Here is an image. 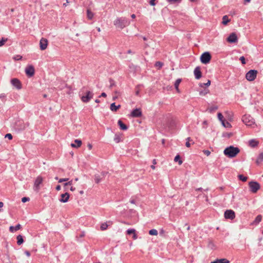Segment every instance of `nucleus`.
<instances>
[{"label": "nucleus", "mask_w": 263, "mask_h": 263, "mask_svg": "<svg viewBox=\"0 0 263 263\" xmlns=\"http://www.w3.org/2000/svg\"><path fill=\"white\" fill-rule=\"evenodd\" d=\"M210 263H230V261L226 258L217 259Z\"/></svg>", "instance_id": "21"}, {"label": "nucleus", "mask_w": 263, "mask_h": 263, "mask_svg": "<svg viewBox=\"0 0 263 263\" xmlns=\"http://www.w3.org/2000/svg\"><path fill=\"white\" fill-rule=\"evenodd\" d=\"M249 186L250 191L253 193H256L260 188L259 183L253 181L249 182Z\"/></svg>", "instance_id": "6"}, {"label": "nucleus", "mask_w": 263, "mask_h": 263, "mask_svg": "<svg viewBox=\"0 0 263 263\" xmlns=\"http://www.w3.org/2000/svg\"><path fill=\"white\" fill-rule=\"evenodd\" d=\"M230 21V20L229 19L228 16L227 15H224L222 17V23L226 25Z\"/></svg>", "instance_id": "27"}, {"label": "nucleus", "mask_w": 263, "mask_h": 263, "mask_svg": "<svg viewBox=\"0 0 263 263\" xmlns=\"http://www.w3.org/2000/svg\"><path fill=\"white\" fill-rule=\"evenodd\" d=\"M129 202H130L131 203H132V204H135V203H136V201H135V199H131L130 200Z\"/></svg>", "instance_id": "56"}, {"label": "nucleus", "mask_w": 263, "mask_h": 263, "mask_svg": "<svg viewBox=\"0 0 263 263\" xmlns=\"http://www.w3.org/2000/svg\"><path fill=\"white\" fill-rule=\"evenodd\" d=\"M163 65V63L160 61H157L155 63V66L158 67V69H160Z\"/></svg>", "instance_id": "33"}, {"label": "nucleus", "mask_w": 263, "mask_h": 263, "mask_svg": "<svg viewBox=\"0 0 263 263\" xmlns=\"http://www.w3.org/2000/svg\"><path fill=\"white\" fill-rule=\"evenodd\" d=\"M75 143H71V146L72 147L78 148L82 145V141L79 139H76L74 140Z\"/></svg>", "instance_id": "18"}, {"label": "nucleus", "mask_w": 263, "mask_h": 263, "mask_svg": "<svg viewBox=\"0 0 263 263\" xmlns=\"http://www.w3.org/2000/svg\"><path fill=\"white\" fill-rule=\"evenodd\" d=\"M211 84V81L208 80L207 83H200L199 86L201 87H204V86H209Z\"/></svg>", "instance_id": "34"}, {"label": "nucleus", "mask_w": 263, "mask_h": 263, "mask_svg": "<svg viewBox=\"0 0 263 263\" xmlns=\"http://www.w3.org/2000/svg\"><path fill=\"white\" fill-rule=\"evenodd\" d=\"M191 140V138L190 137H188L187 139H186V142L185 143V145L186 147H189L190 146H191V144L190 143V141Z\"/></svg>", "instance_id": "43"}, {"label": "nucleus", "mask_w": 263, "mask_h": 263, "mask_svg": "<svg viewBox=\"0 0 263 263\" xmlns=\"http://www.w3.org/2000/svg\"><path fill=\"white\" fill-rule=\"evenodd\" d=\"M17 243L18 245H21L24 242V239L23 236L21 235H18L17 237Z\"/></svg>", "instance_id": "25"}, {"label": "nucleus", "mask_w": 263, "mask_h": 263, "mask_svg": "<svg viewBox=\"0 0 263 263\" xmlns=\"http://www.w3.org/2000/svg\"><path fill=\"white\" fill-rule=\"evenodd\" d=\"M108 224H107V222H104L101 224L100 229L102 231H104V230H105L107 229V228H108Z\"/></svg>", "instance_id": "30"}, {"label": "nucleus", "mask_w": 263, "mask_h": 263, "mask_svg": "<svg viewBox=\"0 0 263 263\" xmlns=\"http://www.w3.org/2000/svg\"><path fill=\"white\" fill-rule=\"evenodd\" d=\"M130 116L134 118L140 117L142 116V111L140 108L134 109L130 114Z\"/></svg>", "instance_id": "13"}, {"label": "nucleus", "mask_w": 263, "mask_h": 263, "mask_svg": "<svg viewBox=\"0 0 263 263\" xmlns=\"http://www.w3.org/2000/svg\"><path fill=\"white\" fill-rule=\"evenodd\" d=\"M218 119L221 122L222 125L225 127H230L231 125L228 122H227V125H225L224 120H223V116L221 113L219 112L217 115Z\"/></svg>", "instance_id": "16"}, {"label": "nucleus", "mask_w": 263, "mask_h": 263, "mask_svg": "<svg viewBox=\"0 0 263 263\" xmlns=\"http://www.w3.org/2000/svg\"><path fill=\"white\" fill-rule=\"evenodd\" d=\"M87 16L89 20H91L93 17V13L89 9L87 10Z\"/></svg>", "instance_id": "28"}, {"label": "nucleus", "mask_w": 263, "mask_h": 263, "mask_svg": "<svg viewBox=\"0 0 263 263\" xmlns=\"http://www.w3.org/2000/svg\"><path fill=\"white\" fill-rule=\"evenodd\" d=\"M209 92V90L208 89H205L203 90L199 91V95L203 96L206 95L207 93Z\"/></svg>", "instance_id": "32"}, {"label": "nucleus", "mask_w": 263, "mask_h": 263, "mask_svg": "<svg viewBox=\"0 0 263 263\" xmlns=\"http://www.w3.org/2000/svg\"><path fill=\"white\" fill-rule=\"evenodd\" d=\"M88 147L89 150L91 149V148H92V145L91 144L89 143L88 144Z\"/></svg>", "instance_id": "62"}, {"label": "nucleus", "mask_w": 263, "mask_h": 263, "mask_svg": "<svg viewBox=\"0 0 263 263\" xmlns=\"http://www.w3.org/2000/svg\"><path fill=\"white\" fill-rule=\"evenodd\" d=\"M242 121L248 126L254 128L256 126L254 119L250 115H245L242 118Z\"/></svg>", "instance_id": "3"}, {"label": "nucleus", "mask_w": 263, "mask_h": 263, "mask_svg": "<svg viewBox=\"0 0 263 263\" xmlns=\"http://www.w3.org/2000/svg\"><path fill=\"white\" fill-rule=\"evenodd\" d=\"M21 225L20 224H17L15 227H13V226L10 227L9 231L13 233V232L20 230L21 229Z\"/></svg>", "instance_id": "20"}, {"label": "nucleus", "mask_w": 263, "mask_h": 263, "mask_svg": "<svg viewBox=\"0 0 263 263\" xmlns=\"http://www.w3.org/2000/svg\"><path fill=\"white\" fill-rule=\"evenodd\" d=\"M22 58V57L20 55H16L13 57V59L15 61H18L21 60Z\"/></svg>", "instance_id": "45"}, {"label": "nucleus", "mask_w": 263, "mask_h": 263, "mask_svg": "<svg viewBox=\"0 0 263 263\" xmlns=\"http://www.w3.org/2000/svg\"><path fill=\"white\" fill-rule=\"evenodd\" d=\"M93 93L89 90L86 91L85 93L81 97V101L84 103H88L93 98Z\"/></svg>", "instance_id": "5"}, {"label": "nucleus", "mask_w": 263, "mask_h": 263, "mask_svg": "<svg viewBox=\"0 0 263 263\" xmlns=\"http://www.w3.org/2000/svg\"><path fill=\"white\" fill-rule=\"evenodd\" d=\"M11 83L13 86L16 87L17 89H20L22 88L21 83L20 81L16 78H13L11 79Z\"/></svg>", "instance_id": "11"}, {"label": "nucleus", "mask_w": 263, "mask_h": 263, "mask_svg": "<svg viewBox=\"0 0 263 263\" xmlns=\"http://www.w3.org/2000/svg\"><path fill=\"white\" fill-rule=\"evenodd\" d=\"M61 199H60V201L62 202H66V198H65L66 197V193H64V194H62L61 195Z\"/></svg>", "instance_id": "42"}, {"label": "nucleus", "mask_w": 263, "mask_h": 263, "mask_svg": "<svg viewBox=\"0 0 263 263\" xmlns=\"http://www.w3.org/2000/svg\"><path fill=\"white\" fill-rule=\"evenodd\" d=\"M48 45V41L47 39L42 38L40 42V47L42 50H44L46 49Z\"/></svg>", "instance_id": "14"}, {"label": "nucleus", "mask_w": 263, "mask_h": 263, "mask_svg": "<svg viewBox=\"0 0 263 263\" xmlns=\"http://www.w3.org/2000/svg\"><path fill=\"white\" fill-rule=\"evenodd\" d=\"M258 144V142L254 139H252L249 141V145L252 147H255Z\"/></svg>", "instance_id": "24"}, {"label": "nucleus", "mask_w": 263, "mask_h": 263, "mask_svg": "<svg viewBox=\"0 0 263 263\" xmlns=\"http://www.w3.org/2000/svg\"><path fill=\"white\" fill-rule=\"evenodd\" d=\"M149 234L151 235H158V231L156 229H151L148 232Z\"/></svg>", "instance_id": "31"}, {"label": "nucleus", "mask_w": 263, "mask_h": 263, "mask_svg": "<svg viewBox=\"0 0 263 263\" xmlns=\"http://www.w3.org/2000/svg\"><path fill=\"white\" fill-rule=\"evenodd\" d=\"M127 53H128V54H134V52H133L130 49H129V50H127Z\"/></svg>", "instance_id": "57"}, {"label": "nucleus", "mask_w": 263, "mask_h": 263, "mask_svg": "<svg viewBox=\"0 0 263 263\" xmlns=\"http://www.w3.org/2000/svg\"><path fill=\"white\" fill-rule=\"evenodd\" d=\"M136 232V230L134 229H128L126 231L127 234L130 235L132 234H134Z\"/></svg>", "instance_id": "37"}, {"label": "nucleus", "mask_w": 263, "mask_h": 263, "mask_svg": "<svg viewBox=\"0 0 263 263\" xmlns=\"http://www.w3.org/2000/svg\"><path fill=\"white\" fill-rule=\"evenodd\" d=\"M118 124L121 130H126L127 129V126L125 125L121 120H118Z\"/></svg>", "instance_id": "19"}, {"label": "nucleus", "mask_w": 263, "mask_h": 263, "mask_svg": "<svg viewBox=\"0 0 263 263\" xmlns=\"http://www.w3.org/2000/svg\"><path fill=\"white\" fill-rule=\"evenodd\" d=\"M139 93H140V91L139 89H137L136 90V92H135V94L136 96H139Z\"/></svg>", "instance_id": "61"}, {"label": "nucleus", "mask_w": 263, "mask_h": 263, "mask_svg": "<svg viewBox=\"0 0 263 263\" xmlns=\"http://www.w3.org/2000/svg\"><path fill=\"white\" fill-rule=\"evenodd\" d=\"M121 107L120 105H116L115 103H112L110 105V109L112 111H117V110Z\"/></svg>", "instance_id": "22"}, {"label": "nucleus", "mask_w": 263, "mask_h": 263, "mask_svg": "<svg viewBox=\"0 0 263 263\" xmlns=\"http://www.w3.org/2000/svg\"><path fill=\"white\" fill-rule=\"evenodd\" d=\"M108 173L107 172H105V171L102 172L101 173V176L103 178H104V177H105V176L106 175H107V174H108Z\"/></svg>", "instance_id": "52"}, {"label": "nucleus", "mask_w": 263, "mask_h": 263, "mask_svg": "<svg viewBox=\"0 0 263 263\" xmlns=\"http://www.w3.org/2000/svg\"><path fill=\"white\" fill-rule=\"evenodd\" d=\"M109 82H110V87H113L115 85L114 81L112 79H110Z\"/></svg>", "instance_id": "50"}, {"label": "nucleus", "mask_w": 263, "mask_h": 263, "mask_svg": "<svg viewBox=\"0 0 263 263\" xmlns=\"http://www.w3.org/2000/svg\"><path fill=\"white\" fill-rule=\"evenodd\" d=\"M131 17L132 18H135L136 17V15L135 14H133L131 15Z\"/></svg>", "instance_id": "64"}, {"label": "nucleus", "mask_w": 263, "mask_h": 263, "mask_svg": "<svg viewBox=\"0 0 263 263\" xmlns=\"http://www.w3.org/2000/svg\"><path fill=\"white\" fill-rule=\"evenodd\" d=\"M167 1L171 3H175L176 2H180L181 0H167Z\"/></svg>", "instance_id": "51"}, {"label": "nucleus", "mask_w": 263, "mask_h": 263, "mask_svg": "<svg viewBox=\"0 0 263 263\" xmlns=\"http://www.w3.org/2000/svg\"><path fill=\"white\" fill-rule=\"evenodd\" d=\"M65 181H66V178L60 179L59 181V182H65Z\"/></svg>", "instance_id": "58"}, {"label": "nucleus", "mask_w": 263, "mask_h": 263, "mask_svg": "<svg viewBox=\"0 0 263 263\" xmlns=\"http://www.w3.org/2000/svg\"><path fill=\"white\" fill-rule=\"evenodd\" d=\"M103 177H101L100 175L96 174L95 175V181L96 183H99L102 179Z\"/></svg>", "instance_id": "26"}, {"label": "nucleus", "mask_w": 263, "mask_h": 263, "mask_svg": "<svg viewBox=\"0 0 263 263\" xmlns=\"http://www.w3.org/2000/svg\"><path fill=\"white\" fill-rule=\"evenodd\" d=\"M181 81H182L181 79H177L174 84L175 87H179V85L180 83H181Z\"/></svg>", "instance_id": "40"}, {"label": "nucleus", "mask_w": 263, "mask_h": 263, "mask_svg": "<svg viewBox=\"0 0 263 263\" xmlns=\"http://www.w3.org/2000/svg\"><path fill=\"white\" fill-rule=\"evenodd\" d=\"M56 190L57 191H59L61 190V185H58L56 187H55Z\"/></svg>", "instance_id": "59"}, {"label": "nucleus", "mask_w": 263, "mask_h": 263, "mask_svg": "<svg viewBox=\"0 0 263 263\" xmlns=\"http://www.w3.org/2000/svg\"><path fill=\"white\" fill-rule=\"evenodd\" d=\"M257 73L256 70L251 69L246 73V78L249 81H253L256 79Z\"/></svg>", "instance_id": "4"}, {"label": "nucleus", "mask_w": 263, "mask_h": 263, "mask_svg": "<svg viewBox=\"0 0 263 263\" xmlns=\"http://www.w3.org/2000/svg\"><path fill=\"white\" fill-rule=\"evenodd\" d=\"M217 109L218 107L217 106H213L209 108V110L210 112H212L217 110Z\"/></svg>", "instance_id": "41"}, {"label": "nucleus", "mask_w": 263, "mask_h": 263, "mask_svg": "<svg viewBox=\"0 0 263 263\" xmlns=\"http://www.w3.org/2000/svg\"><path fill=\"white\" fill-rule=\"evenodd\" d=\"M130 23V21L125 17H117L114 22V24L116 27L121 29L129 26Z\"/></svg>", "instance_id": "1"}, {"label": "nucleus", "mask_w": 263, "mask_h": 263, "mask_svg": "<svg viewBox=\"0 0 263 263\" xmlns=\"http://www.w3.org/2000/svg\"><path fill=\"white\" fill-rule=\"evenodd\" d=\"M25 73L26 75L29 77H31L34 74V68L32 65H28L25 68Z\"/></svg>", "instance_id": "9"}, {"label": "nucleus", "mask_w": 263, "mask_h": 263, "mask_svg": "<svg viewBox=\"0 0 263 263\" xmlns=\"http://www.w3.org/2000/svg\"><path fill=\"white\" fill-rule=\"evenodd\" d=\"M71 181H72L71 180V181H68V179L67 178V183H66L67 186H68V185H71Z\"/></svg>", "instance_id": "55"}, {"label": "nucleus", "mask_w": 263, "mask_h": 263, "mask_svg": "<svg viewBox=\"0 0 263 263\" xmlns=\"http://www.w3.org/2000/svg\"><path fill=\"white\" fill-rule=\"evenodd\" d=\"M120 140H121L120 136L116 134L115 136V137H114V141L116 143H119L120 142Z\"/></svg>", "instance_id": "36"}, {"label": "nucleus", "mask_w": 263, "mask_h": 263, "mask_svg": "<svg viewBox=\"0 0 263 263\" xmlns=\"http://www.w3.org/2000/svg\"><path fill=\"white\" fill-rule=\"evenodd\" d=\"M133 238H134V239H137V235H136V233H135L134 234Z\"/></svg>", "instance_id": "63"}, {"label": "nucleus", "mask_w": 263, "mask_h": 263, "mask_svg": "<svg viewBox=\"0 0 263 263\" xmlns=\"http://www.w3.org/2000/svg\"><path fill=\"white\" fill-rule=\"evenodd\" d=\"M29 197H24L22 198V201L24 203L26 202V201H28L29 200Z\"/></svg>", "instance_id": "47"}, {"label": "nucleus", "mask_w": 263, "mask_h": 263, "mask_svg": "<svg viewBox=\"0 0 263 263\" xmlns=\"http://www.w3.org/2000/svg\"><path fill=\"white\" fill-rule=\"evenodd\" d=\"M239 60L241 61V63L242 64H246V59H245V58L243 57V56H242L240 58H239Z\"/></svg>", "instance_id": "44"}, {"label": "nucleus", "mask_w": 263, "mask_h": 263, "mask_svg": "<svg viewBox=\"0 0 263 263\" xmlns=\"http://www.w3.org/2000/svg\"><path fill=\"white\" fill-rule=\"evenodd\" d=\"M107 96L106 93L102 92L101 95L99 96V97H106Z\"/></svg>", "instance_id": "54"}, {"label": "nucleus", "mask_w": 263, "mask_h": 263, "mask_svg": "<svg viewBox=\"0 0 263 263\" xmlns=\"http://www.w3.org/2000/svg\"><path fill=\"white\" fill-rule=\"evenodd\" d=\"M202 190H204V191H208V190H209V189H208V188H206V189H204V190H203V189H202V188H201V187H199V188H197V189H196V191H202Z\"/></svg>", "instance_id": "53"}, {"label": "nucleus", "mask_w": 263, "mask_h": 263, "mask_svg": "<svg viewBox=\"0 0 263 263\" xmlns=\"http://www.w3.org/2000/svg\"><path fill=\"white\" fill-rule=\"evenodd\" d=\"M43 179L41 177L38 176L35 180L34 184V189L35 191H39L40 185L42 183Z\"/></svg>", "instance_id": "12"}, {"label": "nucleus", "mask_w": 263, "mask_h": 263, "mask_svg": "<svg viewBox=\"0 0 263 263\" xmlns=\"http://www.w3.org/2000/svg\"><path fill=\"white\" fill-rule=\"evenodd\" d=\"M211 59V55L209 52L203 53L200 56V61L202 63L206 64L209 63Z\"/></svg>", "instance_id": "7"}, {"label": "nucleus", "mask_w": 263, "mask_h": 263, "mask_svg": "<svg viewBox=\"0 0 263 263\" xmlns=\"http://www.w3.org/2000/svg\"><path fill=\"white\" fill-rule=\"evenodd\" d=\"M238 178L240 180L242 181L243 182L246 181L247 180V179H248V178L247 177L243 176V175H239L238 176Z\"/></svg>", "instance_id": "35"}, {"label": "nucleus", "mask_w": 263, "mask_h": 263, "mask_svg": "<svg viewBox=\"0 0 263 263\" xmlns=\"http://www.w3.org/2000/svg\"><path fill=\"white\" fill-rule=\"evenodd\" d=\"M194 73L196 79L198 80L201 78L202 73L201 72L200 67L199 66H197L194 69Z\"/></svg>", "instance_id": "15"}, {"label": "nucleus", "mask_w": 263, "mask_h": 263, "mask_svg": "<svg viewBox=\"0 0 263 263\" xmlns=\"http://www.w3.org/2000/svg\"><path fill=\"white\" fill-rule=\"evenodd\" d=\"M8 41L7 38L3 37L0 41V47L4 45V44Z\"/></svg>", "instance_id": "38"}, {"label": "nucleus", "mask_w": 263, "mask_h": 263, "mask_svg": "<svg viewBox=\"0 0 263 263\" xmlns=\"http://www.w3.org/2000/svg\"><path fill=\"white\" fill-rule=\"evenodd\" d=\"M174 161L175 162H178L179 165L182 164L183 162L181 160V158L179 155H177L175 156L174 158Z\"/></svg>", "instance_id": "29"}, {"label": "nucleus", "mask_w": 263, "mask_h": 263, "mask_svg": "<svg viewBox=\"0 0 263 263\" xmlns=\"http://www.w3.org/2000/svg\"><path fill=\"white\" fill-rule=\"evenodd\" d=\"M25 254L27 256H30V253L29 251H25Z\"/></svg>", "instance_id": "60"}, {"label": "nucleus", "mask_w": 263, "mask_h": 263, "mask_svg": "<svg viewBox=\"0 0 263 263\" xmlns=\"http://www.w3.org/2000/svg\"><path fill=\"white\" fill-rule=\"evenodd\" d=\"M5 137L8 138L9 140L12 139L13 138L12 135L11 134H7Z\"/></svg>", "instance_id": "46"}, {"label": "nucleus", "mask_w": 263, "mask_h": 263, "mask_svg": "<svg viewBox=\"0 0 263 263\" xmlns=\"http://www.w3.org/2000/svg\"><path fill=\"white\" fill-rule=\"evenodd\" d=\"M262 220V216L258 215L256 216L254 220L250 223L251 226H257Z\"/></svg>", "instance_id": "17"}, {"label": "nucleus", "mask_w": 263, "mask_h": 263, "mask_svg": "<svg viewBox=\"0 0 263 263\" xmlns=\"http://www.w3.org/2000/svg\"><path fill=\"white\" fill-rule=\"evenodd\" d=\"M227 41L230 43H235L238 41V37L235 33H231L227 39Z\"/></svg>", "instance_id": "10"}, {"label": "nucleus", "mask_w": 263, "mask_h": 263, "mask_svg": "<svg viewBox=\"0 0 263 263\" xmlns=\"http://www.w3.org/2000/svg\"><path fill=\"white\" fill-rule=\"evenodd\" d=\"M155 1L156 0H150V1L149 2V5L151 6H155L156 5Z\"/></svg>", "instance_id": "49"}, {"label": "nucleus", "mask_w": 263, "mask_h": 263, "mask_svg": "<svg viewBox=\"0 0 263 263\" xmlns=\"http://www.w3.org/2000/svg\"><path fill=\"white\" fill-rule=\"evenodd\" d=\"M203 152L207 156H209L211 154V152L209 150H203Z\"/></svg>", "instance_id": "48"}, {"label": "nucleus", "mask_w": 263, "mask_h": 263, "mask_svg": "<svg viewBox=\"0 0 263 263\" xmlns=\"http://www.w3.org/2000/svg\"><path fill=\"white\" fill-rule=\"evenodd\" d=\"M263 161V152L260 153L256 160V163L259 165Z\"/></svg>", "instance_id": "23"}, {"label": "nucleus", "mask_w": 263, "mask_h": 263, "mask_svg": "<svg viewBox=\"0 0 263 263\" xmlns=\"http://www.w3.org/2000/svg\"><path fill=\"white\" fill-rule=\"evenodd\" d=\"M224 216L226 219L233 220L235 217V213L232 210H227L225 211Z\"/></svg>", "instance_id": "8"}, {"label": "nucleus", "mask_w": 263, "mask_h": 263, "mask_svg": "<svg viewBox=\"0 0 263 263\" xmlns=\"http://www.w3.org/2000/svg\"><path fill=\"white\" fill-rule=\"evenodd\" d=\"M6 96L5 93H2L0 95V99H1V101L2 102L5 103L6 101Z\"/></svg>", "instance_id": "39"}, {"label": "nucleus", "mask_w": 263, "mask_h": 263, "mask_svg": "<svg viewBox=\"0 0 263 263\" xmlns=\"http://www.w3.org/2000/svg\"><path fill=\"white\" fill-rule=\"evenodd\" d=\"M239 152L240 149L238 147L230 146L224 149L223 154L229 158H232L235 157Z\"/></svg>", "instance_id": "2"}]
</instances>
